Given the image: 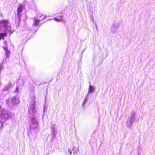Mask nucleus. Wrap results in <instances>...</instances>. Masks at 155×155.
Returning a JSON list of instances; mask_svg holds the SVG:
<instances>
[{"mask_svg": "<svg viewBox=\"0 0 155 155\" xmlns=\"http://www.w3.org/2000/svg\"><path fill=\"white\" fill-rule=\"evenodd\" d=\"M3 48H4V49L6 51V52L7 54V57L8 54H9L10 53L9 51L8 50H7V48L6 47Z\"/></svg>", "mask_w": 155, "mask_h": 155, "instance_id": "16", "label": "nucleus"}, {"mask_svg": "<svg viewBox=\"0 0 155 155\" xmlns=\"http://www.w3.org/2000/svg\"><path fill=\"white\" fill-rule=\"evenodd\" d=\"M12 114L9 111L3 109L2 110L0 106V118L3 120L2 122L5 121L6 120L12 117Z\"/></svg>", "mask_w": 155, "mask_h": 155, "instance_id": "1", "label": "nucleus"}, {"mask_svg": "<svg viewBox=\"0 0 155 155\" xmlns=\"http://www.w3.org/2000/svg\"><path fill=\"white\" fill-rule=\"evenodd\" d=\"M136 113L134 112L131 113V116L129 117L127 121V125L129 128L131 129L132 125L134 122L135 119L136 118Z\"/></svg>", "mask_w": 155, "mask_h": 155, "instance_id": "2", "label": "nucleus"}, {"mask_svg": "<svg viewBox=\"0 0 155 155\" xmlns=\"http://www.w3.org/2000/svg\"><path fill=\"white\" fill-rule=\"evenodd\" d=\"M13 103L15 104L19 103L20 101L18 97H14L12 100Z\"/></svg>", "mask_w": 155, "mask_h": 155, "instance_id": "9", "label": "nucleus"}, {"mask_svg": "<svg viewBox=\"0 0 155 155\" xmlns=\"http://www.w3.org/2000/svg\"><path fill=\"white\" fill-rule=\"evenodd\" d=\"M95 89V87L90 84L88 89V91H89V92L92 93L94 91Z\"/></svg>", "mask_w": 155, "mask_h": 155, "instance_id": "11", "label": "nucleus"}, {"mask_svg": "<svg viewBox=\"0 0 155 155\" xmlns=\"http://www.w3.org/2000/svg\"><path fill=\"white\" fill-rule=\"evenodd\" d=\"M18 90H19V89H18V87H17V88H16V89L15 90V91L17 93H18Z\"/></svg>", "mask_w": 155, "mask_h": 155, "instance_id": "18", "label": "nucleus"}, {"mask_svg": "<svg viewBox=\"0 0 155 155\" xmlns=\"http://www.w3.org/2000/svg\"><path fill=\"white\" fill-rule=\"evenodd\" d=\"M30 123L29 126L31 130H34L38 127V122L34 117H33L31 118Z\"/></svg>", "mask_w": 155, "mask_h": 155, "instance_id": "3", "label": "nucleus"}, {"mask_svg": "<svg viewBox=\"0 0 155 155\" xmlns=\"http://www.w3.org/2000/svg\"><path fill=\"white\" fill-rule=\"evenodd\" d=\"M11 86V82H9L8 84L6 86H5L4 88V91H7L10 88V87Z\"/></svg>", "mask_w": 155, "mask_h": 155, "instance_id": "13", "label": "nucleus"}, {"mask_svg": "<svg viewBox=\"0 0 155 155\" xmlns=\"http://www.w3.org/2000/svg\"><path fill=\"white\" fill-rule=\"evenodd\" d=\"M41 20V19H39L38 18H35L34 19V22L33 25L35 26H39V22Z\"/></svg>", "mask_w": 155, "mask_h": 155, "instance_id": "8", "label": "nucleus"}, {"mask_svg": "<svg viewBox=\"0 0 155 155\" xmlns=\"http://www.w3.org/2000/svg\"><path fill=\"white\" fill-rule=\"evenodd\" d=\"M119 23H114L111 27V32L113 34L116 33L119 26Z\"/></svg>", "mask_w": 155, "mask_h": 155, "instance_id": "6", "label": "nucleus"}, {"mask_svg": "<svg viewBox=\"0 0 155 155\" xmlns=\"http://www.w3.org/2000/svg\"><path fill=\"white\" fill-rule=\"evenodd\" d=\"M73 151V153L74 154H76L78 153V148L74 147L72 149Z\"/></svg>", "mask_w": 155, "mask_h": 155, "instance_id": "14", "label": "nucleus"}, {"mask_svg": "<svg viewBox=\"0 0 155 155\" xmlns=\"http://www.w3.org/2000/svg\"><path fill=\"white\" fill-rule=\"evenodd\" d=\"M90 93H91V92H89V91H88V92L87 94L86 97L88 98L89 95V94Z\"/></svg>", "mask_w": 155, "mask_h": 155, "instance_id": "17", "label": "nucleus"}, {"mask_svg": "<svg viewBox=\"0 0 155 155\" xmlns=\"http://www.w3.org/2000/svg\"><path fill=\"white\" fill-rule=\"evenodd\" d=\"M28 113L31 114H35L36 112V110L35 107V102H33L30 104L28 110Z\"/></svg>", "mask_w": 155, "mask_h": 155, "instance_id": "5", "label": "nucleus"}, {"mask_svg": "<svg viewBox=\"0 0 155 155\" xmlns=\"http://www.w3.org/2000/svg\"><path fill=\"white\" fill-rule=\"evenodd\" d=\"M68 152H69L70 153V154H71V153H72V152L71 151V150H70V149H68Z\"/></svg>", "mask_w": 155, "mask_h": 155, "instance_id": "19", "label": "nucleus"}, {"mask_svg": "<svg viewBox=\"0 0 155 155\" xmlns=\"http://www.w3.org/2000/svg\"><path fill=\"white\" fill-rule=\"evenodd\" d=\"M46 18V16H44L42 15L41 14H38L37 16V18L39 19H41V20L44 19Z\"/></svg>", "mask_w": 155, "mask_h": 155, "instance_id": "12", "label": "nucleus"}, {"mask_svg": "<svg viewBox=\"0 0 155 155\" xmlns=\"http://www.w3.org/2000/svg\"><path fill=\"white\" fill-rule=\"evenodd\" d=\"M56 125L54 124L52 125L51 127V135L53 138H55L56 134L57 133V131L55 129Z\"/></svg>", "mask_w": 155, "mask_h": 155, "instance_id": "7", "label": "nucleus"}, {"mask_svg": "<svg viewBox=\"0 0 155 155\" xmlns=\"http://www.w3.org/2000/svg\"><path fill=\"white\" fill-rule=\"evenodd\" d=\"M88 100V98L86 97V98L84 99V101L82 104V106L83 107H84V106L85 105V104H86L87 102V101Z\"/></svg>", "mask_w": 155, "mask_h": 155, "instance_id": "15", "label": "nucleus"}, {"mask_svg": "<svg viewBox=\"0 0 155 155\" xmlns=\"http://www.w3.org/2000/svg\"><path fill=\"white\" fill-rule=\"evenodd\" d=\"M23 6L21 4H19L18 5V6L17 8V16L18 17V20L19 21H20V19L21 17V13L23 10Z\"/></svg>", "mask_w": 155, "mask_h": 155, "instance_id": "4", "label": "nucleus"}, {"mask_svg": "<svg viewBox=\"0 0 155 155\" xmlns=\"http://www.w3.org/2000/svg\"><path fill=\"white\" fill-rule=\"evenodd\" d=\"M54 20L57 21H63V18L61 15H60L58 18H55L54 19Z\"/></svg>", "mask_w": 155, "mask_h": 155, "instance_id": "10", "label": "nucleus"}]
</instances>
